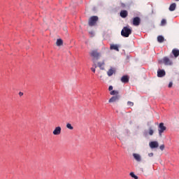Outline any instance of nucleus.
I'll return each instance as SVG.
<instances>
[{
    "label": "nucleus",
    "mask_w": 179,
    "mask_h": 179,
    "mask_svg": "<svg viewBox=\"0 0 179 179\" xmlns=\"http://www.w3.org/2000/svg\"><path fill=\"white\" fill-rule=\"evenodd\" d=\"M167 24V20L166 19H162L161 21V26H166Z\"/></svg>",
    "instance_id": "22"
},
{
    "label": "nucleus",
    "mask_w": 179,
    "mask_h": 179,
    "mask_svg": "<svg viewBox=\"0 0 179 179\" xmlns=\"http://www.w3.org/2000/svg\"><path fill=\"white\" fill-rule=\"evenodd\" d=\"M132 34V29H131L129 27H124L122 29L121 35L122 37H129V35Z\"/></svg>",
    "instance_id": "1"
},
{
    "label": "nucleus",
    "mask_w": 179,
    "mask_h": 179,
    "mask_svg": "<svg viewBox=\"0 0 179 179\" xmlns=\"http://www.w3.org/2000/svg\"><path fill=\"white\" fill-rule=\"evenodd\" d=\"M97 22H99V17L97 16H92L88 20L89 26H96Z\"/></svg>",
    "instance_id": "2"
},
{
    "label": "nucleus",
    "mask_w": 179,
    "mask_h": 179,
    "mask_svg": "<svg viewBox=\"0 0 179 179\" xmlns=\"http://www.w3.org/2000/svg\"><path fill=\"white\" fill-rule=\"evenodd\" d=\"M166 129H167V128L164 126V123H160L159 125V134L160 136H162V134H163Z\"/></svg>",
    "instance_id": "4"
},
{
    "label": "nucleus",
    "mask_w": 179,
    "mask_h": 179,
    "mask_svg": "<svg viewBox=\"0 0 179 179\" xmlns=\"http://www.w3.org/2000/svg\"><path fill=\"white\" fill-rule=\"evenodd\" d=\"M120 16L121 17L125 18L127 16H128V11L126 10H122L120 11Z\"/></svg>",
    "instance_id": "14"
},
{
    "label": "nucleus",
    "mask_w": 179,
    "mask_h": 179,
    "mask_svg": "<svg viewBox=\"0 0 179 179\" xmlns=\"http://www.w3.org/2000/svg\"><path fill=\"white\" fill-rule=\"evenodd\" d=\"M159 149H161L162 150H164V145H161L159 146Z\"/></svg>",
    "instance_id": "27"
},
{
    "label": "nucleus",
    "mask_w": 179,
    "mask_h": 179,
    "mask_svg": "<svg viewBox=\"0 0 179 179\" xmlns=\"http://www.w3.org/2000/svg\"><path fill=\"white\" fill-rule=\"evenodd\" d=\"M162 61L164 65H173V61H171V59L167 57H164Z\"/></svg>",
    "instance_id": "5"
},
{
    "label": "nucleus",
    "mask_w": 179,
    "mask_h": 179,
    "mask_svg": "<svg viewBox=\"0 0 179 179\" xmlns=\"http://www.w3.org/2000/svg\"><path fill=\"white\" fill-rule=\"evenodd\" d=\"M91 71H92L94 72V73H96V69H94V68H92Z\"/></svg>",
    "instance_id": "31"
},
{
    "label": "nucleus",
    "mask_w": 179,
    "mask_h": 179,
    "mask_svg": "<svg viewBox=\"0 0 179 179\" xmlns=\"http://www.w3.org/2000/svg\"><path fill=\"white\" fill-rule=\"evenodd\" d=\"M171 58H173V55H171Z\"/></svg>",
    "instance_id": "33"
},
{
    "label": "nucleus",
    "mask_w": 179,
    "mask_h": 179,
    "mask_svg": "<svg viewBox=\"0 0 179 179\" xmlns=\"http://www.w3.org/2000/svg\"><path fill=\"white\" fill-rule=\"evenodd\" d=\"M141 24V18L139 17H135L133 18V25L139 26Z\"/></svg>",
    "instance_id": "7"
},
{
    "label": "nucleus",
    "mask_w": 179,
    "mask_h": 179,
    "mask_svg": "<svg viewBox=\"0 0 179 179\" xmlns=\"http://www.w3.org/2000/svg\"><path fill=\"white\" fill-rule=\"evenodd\" d=\"M169 87H173V83L172 82L169 83Z\"/></svg>",
    "instance_id": "28"
},
{
    "label": "nucleus",
    "mask_w": 179,
    "mask_h": 179,
    "mask_svg": "<svg viewBox=\"0 0 179 179\" xmlns=\"http://www.w3.org/2000/svg\"><path fill=\"white\" fill-rule=\"evenodd\" d=\"M119 92L118 91H117V90H112L110 92V94L111 95V96H120V95H118L119 94Z\"/></svg>",
    "instance_id": "19"
},
{
    "label": "nucleus",
    "mask_w": 179,
    "mask_h": 179,
    "mask_svg": "<svg viewBox=\"0 0 179 179\" xmlns=\"http://www.w3.org/2000/svg\"><path fill=\"white\" fill-rule=\"evenodd\" d=\"M157 41L158 43H163L164 41V37L163 36H159L157 37Z\"/></svg>",
    "instance_id": "21"
},
{
    "label": "nucleus",
    "mask_w": 179,
    "mask_h": 179,
    "mask_svg": "<svg viewBox=\"0 0 179 179\" xmlns=\"http://www.w3.org/2000/svg\"><path fill=\"white\" fill-rule=\"evenodd\" d=\"M110 50H115V51H120V49H118V45H110Z\"/></svg>",
    "instance_id": "17"
},
{
    "label": "nucleus",
    "mask_w": 179,
    "mask_h": 179,
    "mask_svg": "<svg viewBox=\"0 0 179 179\" xmlns=\"http://www.w3.org/2000/svg\"><path fill=\"white\" fill-rule=\"evenodd\" d=\"M66 128H68V129H73V127H72V124H71L70 123H67L66 124Z\"/></svg>",
    "instance_id": "24"
},
{
    "label": "nucleus",
    "mask_w": 179,
    "mask_h": 179,
    "mask_svg": "<svg viewBox=\"0 0 179 179\" xmlns=\"http://www.w3.org/2000/svg\"><path fill=\"white\" fill-rule=\"evenodd\" d=\"M172 55H173L174 58H177L179 56V50L178 49H173Z\"/></svg>",
    "instance_id": "13"
},
{
    "label": "nucleus",
    "mask_w": 179,
    "mask_h": 179,
    "mask_svg": "<svg viewBox=\"0 0 179 179\" xmlns=\"http://www.w3.org/2000/svg\"><path fill=\"white\" fill-rule=\"evenodd\" d=\"M129 176H131L132 177V178H134V179H138V176H136V175H135V173L134 172H131L129 173Z\"/></svg>",
    "instance_id": "23"
},
{
    "label": "nucleus",
    "mask_w": 179,
    "mask_h": 179,
    "mask_svg": "<svg viewBox=\"0 0 179 179\" xmlns=\"http://www.w3.org/2000/svg\"><path fill=\"white\" fill-rule=\"evenodd\" d=\"M148 156H149L150 157H152L153 156V152L149 153V154H148Z\"/></svg>",
    "instance_id": "30"
},
{
    "label": "nucleus",
    "mask_w": 179,
    "mask_h": 179,
    "mask_svg": "<svg viewBox=\"0 0 179 179\" xmlns=\"http://www.w3.org/2000/svg\"><path fill=\"white\" fill-rule=\"evenodd\" d=\"M166 76V71L164 70H158L157 76L158 78H163V76Z\"/></svg>",
    "instance_id": "11"
},
{
    "label": "nucleus",
    "mask_w": 179,
    "mask_h": 179,
    "mask_svg": "<svg viewBox=\"0 0 179 179\" xmlns=\"http://www.w3.org/2000/svg\"><path fill=\"white\" fill-rule=\"evenodd\" d=\"M90 57H92V58H96V59H99L100 58V52L97 50H94L90 52Z\"/></svg>",
    "instance_id": "3"
},
{
    "label": "nucleus",
    "mask_w": 179,
    "mask_h": 179,
    "mask_svg": "<svg viewBox=\"0 0 179 179\" xmlns=\"http://www.w3.org/2000/svg\"><path fill=\"white\" fill-rule=\"evenodd\" d=\"M149 146L151 149L159 148V143L157 141H151L149 143Z\"/></svg>",
    "instance_id": "8"
},
{
    "label": "nucleus",
    "mask_w": 179,
    "mask_h": 179,
    "mask_svg": "<svg viewBox=\"0 0 179 179\" xmlns=\"http://www.w3.org/2000/svg\"><path fill=\"white\" fill-rule=\"evenodd\" d=\"M115 72V70L114 69H110L108 71V76H113V74Z\"/></svg>",
    "instance_id": "18"
},
{
    "label": "nucleus",
    "mask_w": 179,
    "mask_h": 179,
    "mask_svg": "<svg viewBox=\"0 0 179 179\" xmlns=\"http://www.w3.org/2000/svg\"><path fill=\"white\" fill-rule=\"evenodd\" d=\"M19 96H23V92H20Z\"/></svg>",
    "instance_id": "32"
},
{
    "label": "nucleus",
    "mask_w": 179,
    "mask_h": 179,
    "mask_svg": "<svg viewBox=\"0 0 179 179\" xmlns=\"http://www.w3.org/2000/svg\"><path fill=\"white\" fill-rule=\"evenodd\" d=\"M108 90L110 91V92H111V90H113V86H109V88H108Z\"/></svg>",
    "instance_id": "29"
},
{
    "label": "nucleus",
    "mask_w": 179,
    "mask_h": 179,
    "mask_svg": "<svg viewBox=\"0 0 179 179\" xmlns=\"http://www.w3.org/2000/svg\"><path fill=\"white\" fill-rule=\"evenodd\" d=\"M104 65H105L104 62H98V66H99L101 69H104Z\"/></svg>",
    "instance_id": "20"
},
{
    "label": "nucleus",
    "mask_w": 179,
    "mask_h": 179,
    "mask_svg": "<svg viewBox=\"0 0 179 179\" xmlns=\"http://www.w3.org/2000/svg\"><path fill=\"white\" fill-rule=\"evenodd\" d=\"M121 82L122 83H128L129 82V76H123L121 78Z\"/></svg>",
    "instance_id": "9"
},
{
    "label": "nucleus",
    "mask_w": 179,
    "mask_h": 179,
    "mask_svg": "<svg viewBox=\"0 0 179 179\" xmlns=\"http://www.w3.org/2000/svg\"><path fill=\"white\" fill-rule=\"evenodd\" d=\"M177 7V4H176V3H173L172 4L170 5L169 6V10L171 12H173V10H176V8Z\"/></svg>",
    "instance_id": "15"
},
{
    "label": "nucleus",
    "mask_w": 179,
    "mask_h": 179,
    "mask_svg": "<svg viewBox=\"0 0 179 179\" xmlns=\"http://www.w3.org/2000/svg\"><path fill=\"white\" fill-rule=\"evenodd\" d=\"M119 99L120 96H112L108 101L109 103H115V101H118Z\"/></svg>",
    "instance_id": "12"
},
{
    "label": "nucleus",
    "mask_w": 179,
    "mask_h": 179,
    "mask_svg": "<svg viewBox=\"0 0 179 179\" xmlns=\"http://www.w3.org/2000/svg\"><path fill=\"white\" fill-rule=\"evenodd\" d=\"M127 104L129 107H133L134 106V102L128 101Z\"/></svg>",
    "instance_id": "25"
},
{
    "label": "nucleus",
    "mask_w": 179,
    "mask_h": 179,
    "mask_svg": "<svg viewBox=\"0 0 179 179\" xmlns=\"http://www.w3.org/2000/svg\"><path fill=\"white\" fill-rule=\"evenodd\" d=\"M176 1H179V0H176Z\"/></svg>",
    "instance_id": "34"
},
{
    "label": "nucleus",
    "mask_w": 179,
    "mask_h": 179,
    "mask_svg": "<svg viewBox=\"0 0 179 179\" xmlns=\"http://www.w3.org/2000/svg\"><path fill=\"white\" fill-rule=\"evenodd\" d=\"M133 157H134L136 162H142V157H141V155L139 154H136V153L133 154Z\"/></svg>",
    "instance_id": "10"
},
{
    "label": "nucleus",
    "mask_w": 179,
    "mask_h": 179,
    "mask_svg": "<svg viewBox=\"0 0 179 179\" xmlns=\"http://www.w3.org/2000/svg\"><path fill=\"white\" fill-rule=\"evenodd\" d=\"M61 131H62V129L61 127L58 126L55 128V129L52 131L53 135H61Z\"/></svg>",
    "instance_id": "6"
},
{
    "label": "nucleus",
    "mask_w": 179,
    "mask_h": 179,
    "mask_svg": "<svg viewBox=\"0 0 179 179\" xmlns=\"http://www.w3.org/2000/svg\"><path fill=\"white\" fill-rule=\"evenodd\" d=\"M153 133H154V131H153V130L152 129V128H150V129H149V135H153Z\"/></svg>",
    "instance_id": "26"
},
{
    "label": "nucleus",
    "mask_w": 179,
    "mask_h": 179,
    "mask_svg": "<svg viewBox=\"0 0 179 179\" xmlns=\"http://www.w3.org/2000/svg\"><path fill=\"white\" fill-rule=\"evenodd\" d=\"M63 44H64V41H62V39L59 38L57 40L56 45H57V47H59V46L62 45Z\"/></svg>",
    "instance_id": "16"
}]
</instances>
